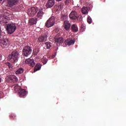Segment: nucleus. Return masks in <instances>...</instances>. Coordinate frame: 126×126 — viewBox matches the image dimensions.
Returning <instances> with one entry per match:
<instances>
[{"mask_svg":"<svg viewBox=\"0 0 126 126\" xmlns=\"http://www.w3.org/2000/svg\"><path fill=\"white\" fill-rule=\"evenodd\" d=\"M19 53L17 50H14L11 54L8 56V60L12 63H16L18 61Z\"/></svg>","mask_w":126,"mask_h":126,"instance_id":"obj_1","label":"nucleus"},{"mask_svg":"<svg viewBox=\"0 0 126 126\" xmlns=\"http://www.w3.org/2000/svg\"><path fill=\"white\" fill-rule=\"evenodd\" d=\"M32 53V48H31V47L29 46V45H26L23 47L22 50V55L23 56L28 57L30 55H31Z\"/></svg>","mask_w":126,"mask_h":126,"instance_id":"obj_2","label":"nucleus"},{"mask_svg":"<svg viewBox=\"0 0 126 126\" xmlns=\"http://www.w3.org/2000/svg\"><path fill=\"white\" fill-rule=\"evenodd\" d=\"M17 27L14 24H8L6 25V31L8 34H12L15 32Z\"/></svg>","mask_w":126,"mask_h":126,"instance_id":"obj_3","label":"nucleus"},{"mask_svg":"<svg viewBox=\"0 0 126 126\" xmlns=\"http://www.w3.org/2000/svg\"><path fill=\"white\" fill-rule=\"evenodd\" d=\"M8 15H9V13L8 12H5L3 16H0V23L1 24L4 25V24H6V23H7L9 21Z\"/></svg>","mask_w":126,"mask_h":126,"instance_id":"obj_4","label":"nucleus"},{"mask_svg":"<svg viewBox=\"0 0 126 126\" xmlns=\"http://www.w3.org/2000/svg\"><path fill=\"white\" fill-rule=\"evenodd\" d=\"M55 23V18L54 16H52V17H50V18H49V19L46 21L45 23V27H46V28H51L52 27H53Z\"/></svg>","mask_w":126,"mask_h":126,"instance_id":"obj_5","label":"nucleus"},{"mask_svg":"<svg viewBox=\"0 0 126 126\" xmlns=\"http://www.w3.org/2000/svg\"><path fill=\"white\" fill-rule=\"evenodd\" d=\"M5 81L7 83H17L18 81V79L16 76H8L5 78Z\"/></svg>","mask_w":126,"mask_h":126,"instance_id":"obj_6","label":"nucleus"},{"mask_svg":"<svg viewBox=\"0 0 126 126\" xmlns=\"http://www.w3.org/2000/svg\"><path fill=\"white\" fill-rule=\"evenodd\" d=\"M9 42L10 41L8 38H4V36H3V38L0 40V45L2 47L6 48L8 46Z\"/></svg>","mask_w":126,"mask_h":126,"instance_id":"obj_7","label":"nucleus"},{"mask_svg":"<svg viewBox=\"0 0 126 126\" xmlns=\"http://www.w3.org/2000/svg\"><path fill=\"white\" fill-rule=\"evenodd\" d=\"M38 10V7H31L28 9V15L29 16H34Z\"/></svg>","mask_w":126,"mask_h":126,"instance_id":"obj_8","label":"nucleus"},{"mask_svg":"<svg viewBox=\"0 0 126 126\" xmlns=\"http://www.w3.org/2000/svg\"><path fill=\"white\" fill-rule=\"evenodd\" d=\"M19 2V0H7V6L9 7H14Z\"/></svg>","mask_w":126,"mask_h":126,"instance_id":"obj_9","label":"nucleus"},{"mask_svg":"<svg viewBox=\"0 0 126 126\" xmlns=\"http://www.w3.org/2000/svg\"><path fill=\"white\" fill-rule=\"evenodd\" d=\"M15 92H18L19 95L20 96V97L25 96L28 93V92L26 91L25 89H22V90H15Z\"/></svg>","mask_w":126,"mask_h":126,"instance_id":"obj_10","label":"nucleus"},{"mask_svg":"<svg viewBox=\"0 0 126 126\" xmlns=\"http://www.w3.org/2000/svg\"><path fill=\"white\" fill-rule=\"evenodd\" d=\"M69 16L70 18L71 19H73L74 20H76V19H78L79 18V16L78 15L77 12L76 11H71V12L69 15Z\"/></svg>","mask_w":126,"mask_h":126,"instance_id":"obj_11","label":"nucleus"},{"mask_svg":"<svg viewBox=\"0 0 126 126\" xmlns=\"http://www.w3.org/2000/svg\"><path fill=\"white\" fill-rule=\"evenodd\" d=\"M25 63L30 65V66H34L35 63L33 59H28L26 60Z\"/></svg>","mask_w":126,"mask_h":126,"instance_id":"obj_12","label":"nucleus"},{"mask_svg":"<svg viewBox=\"0 0 126 126\" xmlns=\"http://www.w3.org/2000/svg\"><path fill=\"white\" fill-rule=\"evenodd\" d=\"M55 4V0H48L46 4V6L47 8H51L53 7L54 5Z\"/></svg>","mask_w":126,"mask_h":126,"instance_id":"obj_13","label":"nucleus"},{"mask_svg":"<svg viewBox=\"0 0 126 126\" xmlns=\"http://www.w3.org/2000/svg\"><path fill=\"white\" fill-rule=\"evenodd\" d=\"M75 42V39H72V38H67L65 40L64 43L66 44V45H72L73 44H74Z\"/></svg>","mask_w":126,"mask_h":126,"instance_id":"obj_14","label":"nucleus"},{"mask_svg":"<svg viewBox=\"0 0 126 126\" xmlns=\"http://www.w3.org/2000/svg\"><path fill=\"white\" fill-rule=\"evenodd\" d=\"M47 34H43V35H41V36L38 37V40L40 42H43L44 41H46V40H47Z\"/></svg>","mask_w":126,"mask_h":126,"instance_id":"obj_15","label":"nucleus"},{"mask_svg":"<svg viewBox=\"0 0 126 126\" xmlns=\"http://www.w3.org/2000/svg\"><path fill=\"white\" fill-rule=\"evenodd\" d=\"M64 29L66 30V31H68L69 29H70V23L68 20H67L66 19L65 21L64 22Z\"/></svg>","mask_w":126,"mask_h":126,"instance_id":"obj_16","label":"nucleus"},{"mask_svg":"<svg viewBox=\"0 0 126 126\" xmlns=\"http://www.w3.org/2000/svg\"><path fill=\"white\" fill-rule=\"evenodd\" d=\"M44 14V12L43 11V8H40L37 14V16L39 18H42L43 15Z\"/></svg>","mask_w":126,"mask_h":126,"instance_id":"obj_17","label":"nucleus"},{"mask_svg":"<svg viewBox=\"0 0 126 126\" xmlns=\"http://www.w3.org/2000/svg\"><path fill=\"white\" fill-rule=\"evenodd\" d=\"M55 41L57 43L60 44L61 43H63L64 41V38L63 37H57L56 38H55Z\"/></svg>","mask_w":126,"mask_h":126,"instance_id":"obj_18","label":"nucleus"},{"mask_svg":"<svg viewBox=\"0 0 126 126\" xmlns=\"http://www.w3.org/2000/svg\"><path fill=\"white\" fill-rule=\"evenodd\" d=\"M71 29L73 32H77L78 31V28L77 25H72Z\"/></svg>","mask_w":126,"mask_h":126,"instance_id":"obj_19","label":"nucleus"},{"mask_svg":"<svg viewBox=\"0 0 126 126\" xmlns=\"http://www.w3.org/2000/svg\"><path fill=\"white\" fill-rule=\"evenodd\" d=\"M29 22L30 24H36V23L37 22V18H31L29 20Z\"/></svg>","mask_w":126,"mask_h":126,"instance_id":"obj_20","label":"nucleus"},{"mask_svg":"<svg viewBox=\"0 0 126 126\" xmlns=\"http://www.w3.org/2000/svg\"><path fill=\"white\" fill-rule=\"evenodd\" d=\"M89 10L88 7L86 6H83L82 8V13H83V14H86V13H88Z\"/></svg>","mask_w":126,"mask_h":126,"instance_id":"obj_21","label":"nucleus"},{"mask_svg":"<svg viewBox=\"0 0 126 126\" xmlns=\"http://www.w3.org/2000/svg\"><path fill=\"white\" fill-rule=\"evenodd\" d=\"M24 68H23V67H20L17 69V70H16V74H21V73L24 72Z\"/></svg>","mask_w":126,"mask_h":126,"instance_id":"obj_22","label":"nucleus"},{"mask_svg":"<svg viewBox=\"0 0 126 126\" xmlns=\"http://www.w3.org/2000/svg\"><path fill=\"white\" fill-rule=\"evenodd\" d=\"M41 67V66L40 63H37L34 68V71H36L37 70H39V69H40Z\"/></svg>","mask_w":126,"mask_h":126,"instance_id":"obj_23","label":"nucleus"},{"mask_svg":"<svg viewBox=\"0 0 126 126\" xmlns=\"http://www.w3.org/2000/svg\"><path fill=\"white\" fill-rule=\"evenodd\" d=\"M40 52V49L38 48H34V49L33 50V53L34 56H37Z\"/></svg>","mask_w":126,"mask_h":126,"instance_id":"obj_24","label":"nucleus"},{"mask_svg":"<svg viewBox=\"0 0 126 126\" xmlns=\"http://www.w3.org/2000/svg\"><path fill=\"white\" fill-rule=\"evenodd\" d=\"M67 18H68V16L66 14H62L61 17V20H63L64 21H66Z\"/></svg>","mask_w":126,"mask_h":126,"instance_id":"obj_25","label":"nucleus"},{"mask_svg":"<svg viewBox=\"0 0 126 126\" xmlns=\"http://www.w3.org/2000/svg\"><path fill=\"white\" fill-rule=\"evenodd\" d=\"M46 47L47 49L50 48L51 46H52V43L50 41H47L45 42Z\"/></svg>","mask_w":126,"mask_h":126,"instance_id":"obj_26","label":"nucleus"},{"mask_svg":"<svg viewBox=\"0 0 126 126\" xmlns=\"http://www.w3.org/2000/svg\"><path fill=\"white\" fill-rule=\"evenodd\" d=\"M41 61L44 64H46V63H47L48 62V60L46 58H45V57H43V58L41 59Z\"/></svg>","mask_w":126,"mask_h":126,"instance_id":"obj_27","label":"nucleus"},{"mask_svg":"<svg viewBox=\"0 0 126 126\" xmlns=\"http://www.w3.org/2000/svg\"><path fill=\"white\" fill-rule=\"evenodd\" d=\"M63 7V4H59L56 6V10H60Z\"/></svg>","mask_w":126,"mask_h":126,"instance_id":"obj_28","label":"nucleus"},{"mask_svg":"<svg viewBox=\"0 0 126 126\" xmlns=\"http://www.w3.org/2000/svg\"><path fill=\"white\" fill-rule=\"evenodd\" d=\"M6 64L8 66L10 69H12L13 65L11 63H6Z\"/></svg>","mask_w":126,"mask_h":126,"instance_id":"obj_29","label":"nucleus"},{"mask_svg":"<svg viewBox=\"0 0 126 126\" xmlns=\"http://www.w3.org/2000/svg\"><path fill=\"white\" fill-rule=\"evenodd\" d=\"M93 21L92 18H91V16H88V22L89 23H92Z\"/></svg>","mask_w":126,"mask_h":126,"instance_id":"obj_30","label":"nucleus"},{"mask_svg":"<svg viewBox=\"0 0 126 126\" xmlns=\"http://www.w3.org/2000/svg\"><path fill=\"white\" fill-rule=\"evenodd\" d=\"M81 29L83 30V31H85V29H86V25H84V24H83V25H82L81 26Z\"/></svg>","mask_w":126,"mask_h":126,"instance_id":"obj_31","label":"nucleus"},{"mask_svg":"<svg viewBox=\"0 0 126 126\" xmlns=\"http://www.w3.org/2000/svg\"><path fill=\"white\" fill-rule=\"evenodd\" d=\"M70 2V0H65V5H68Z\"/></svg>","mask_w":126,"mask_h":126,"instance_id":"obj_32","label":"nucleus"},{"mask_svg":"<svg viewBox=\"0 0 126 126\" xmlns=\"http://www.w3.org/2000/svg\"><path fill=\"white\" fill-rule=\"evenodd\" d=\"M14 118H16V115H14V114H12L10 115V118L11 119H14Z\"/></svg>","mask_w":126,"mask_h":126,"instance_id":"obj_33","label":"nucleus"},{"mask_svg":"<svg viewBox=\"0 0 126 126\" xmlns=\"http://www.w3.org/2000/svg\"><path fill=\"white\" fill-rule=\"evenodd\" d=\"M1 32H2V31H1V28L0 26V38H1L2 35H1Z\"/></svg>","mask_w":126,"mask_h":126,"instance_id":"obj_34","label":"nucleus"},{"mask_svg":"<svg viewBox=\"0 0 126 126\" xmlns=\"http://www.w3.org/2000/svg\"><path fill=\"white\" fill-rule=\"evenodd\" d=\"M1 59H2V57H1V55H0V60H1Z\"/></svg>","mask_w":126,"mask_h":126,"instance_id":"obj_35","label":"nucleus"},{"mask_svg":"<svg viewBox=\"0 0 126 126\" xmlns=\"http://www.w3.org/2000/svg\"><path fill=\"white\" fill-rule=\"evenodd\" d=\"M1 83V78L0 77V83Z\"/></svg>","mask_w":126,"mask_h":126,"instance_id":"obj_36","label":"nucleus"},{"mask_svg":"<svg viewBox=\"0 0 126 126\" xmlns=\"http://www.w3.org/2000/svg\"><path fill=\"white\" fill-rule=\"evenodd\" d=\"M57 1H61L62 0H56Z\"/></svg>","mask_w":126,"mask_h":126,"instance_id":"obj_37","label":"nucleus"}]
</instances>
